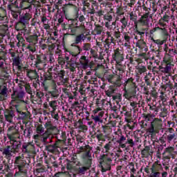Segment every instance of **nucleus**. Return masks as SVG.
<instances>
[{
  "mask_svg": "<svg viewBox=\"0 0 177 177\" xmlns=\"http://www.w3.org/2000/svg\"><path fill=\"white\" fill-rule=\"evenodd\" d=\"M44 127L46 131L41 136L35 135V139H39L44 145L53 143L54 138L57 139L55 142L58 145L66 142V140H67L66 131H63V130L52 124L50 121L46 122Z\"/></svg>",
  "mask_w": 177,
  "mask_h": 177,
  "instance_id": "obj_1",
  "label": "nucleus"
},
{
  "mask_svg": "<svg viewBox=\"0 0 177 177\" xmlns=\"http://www.w3.org/2000/svg\"><path fill=\"white\" fill-rule=\"evenodd\" d=\"M85 16L80 15L79 17V21L76 19H72V23H69L67 26H64L63 30H66V31H70V33H65L63 37V41H67V38L69 37H75L74 43L71 44V46H75V45H78V44H81L84 39H85L86 37L84 33H80L81 30L85 29Z\"/></svg>",
  "mask_w": 177,
  "mask_h": 177,
  "instance_id": "obj_2",
  "label": "nucleus"
},
{
  "mask_svg": "<svg viewBox=\"0 0 177 177\" xmlns=\"http://www.w3.org/2000/svg\"><path fill=\"white\" fill-rule=\"evenodd\" d=\"M80 150L83 151L80 157L82 161H80L77 156L72 157L71 160L76 165L75 172L78 175H85V173L92 168V153L91 152L92 151V147L86 145L85 147H81Z\"/></svg>",
  "mask_w": 177,
  "mask_h": 177,
  "instance_id": "obj_3",
  "label": "nucleus"
},
{
  "mask_svg": "<svg viewBox=\"0 0 177 177\" xmlns=\"http://www.w3.org/2000/svg\"><path fill=\"white\" fill-rule=\"evenodd\" d=\"M113 146V142L109 141L104 146V149L102 150L104 153L100 158V165L102 167V172H106V171H110L111 169V163L113 160H114V153L109 152Z\"/></svg>",
  "mask_w": 177,
  "mask_h": 177,
  "instance_id": "obj_4",
  "label": "nucleus"
},
{
  "mask_svg": "<svg viewBox=\"0 0 177 177\" xmlns=\"http://www.w3.org/2000/svg\"><path fill=\"white\" fill-rule=\"evenodd\" d=\"M7 136L10 140L11 143V149L12 150L13 154L19 153L20 149H21V142L20 140L17 141V139H20V133L19 129H16L15 127L12 126L8 129Z\"/></svg>",
  "mask_w": 177,
  "mask_h": 177,
  "instance_id": "obj_5",
  "label": "nucleus"
},
{
  "mask_svg": "<svg viewBox=\"0 0 177 177\" xmlns=\"http://www.w3.org/2000/svg\"><path fill=\"white\" fill-rule=\"evenodd\" d=\"M124 93L123 96L125 97V99H127V100H131V99L136 97V88H138V85H136L135 78H126L124 83Z\"/></svg>",
  "mask_w": 177,
  "mask_h": 177,
  "instance_id": "obj_6",
  "label": "nucleus"
},
{
  "mask_svg": "<svg viewBox=\"0 0 177 177\" xmlns=\"http://www.w3.org/2000/svg\"><path fill=\"white\" fill-rule=\"evenodd\" d=\"M29 165H30L27 163V161L23 160L21 156L15 157L14 167L15 169H18V171L15 172L14 177L27 176Z\"/></svg>",
  "mask_w": 177,
  "mask_h": 177,
  "instance_id": "obj_7",
  "label": "nucleus"
},
{
  "mask_svg": "<svg viewBox=\"0 0 177 177\" xmlns=\"http://www.w3.org/2000/svg\"><path fill=\"white\" fill-rule=\"evenodd\" d=\"M98 78H100V76H98ZM122 80V77L114 73H111L109 71H106L104 73L103 77H101V81L103 82H105V81H107L109 82V84H111L113 85V86H115L116 88H120L121 85H122V83H121V80Z\"/></svg>",
  "mask_w": 177,
  "mask_h": 177,
  "instance_id": "obj_8",
  "label": "nucleus"
},
{
  "mask_svg": "<svg viewBox=\"0 0 177 177\" xmlns=\"http://www.w3.org/2000/svg\"><path fill=\"white\" fill-rule=\"evenodd\" d=\"M144 171L148 177H161V172L164 171V167L158 162H155L151 166L147 165Z\"/></svg>",
  "mask_w": 177,
  "mask_h": 177,
  "instance_id": "obj_9",
  "label": "nucleus"
},
{
  "mask_svg": "<svg viewBox=\"0 0 177 177\" xmlns=\"http://www.w3.org/2000/svg\"><path fill=\"white\" fill-rule=\"evenodd\" d=\"M26 97V92L23 91H14L11 94L10 106H20V104H27V102L24 100Z\"/></svg>",
  "mask_w": 177,
  "mask_h": 177,
  "instance_id": "obj_10",
  "label": "nucleus"
},
{
  "mask_svg": "<svg viewBox=\"0 0 177 177\" xmlns=\"http://www.w3.org/2000/svg\"><path fill=\"white\" fill-rule=\"evenodd\" d=\"M162 129V120L158 118H154L151 122L149 127L147 129V133L150 135L151 138L156 136L157 133Z\"/></svg>",
  "mask_w": 177,
  "mask_h": 177,
  "instance_id": "obj_11",
  "label": "nucleus"
},
{
  "mask_svg": "<svg viewBox=\"0 0 177 177\" xmlns=\"http://www.w3.org/2000/svg\"><path fill=\"white\" fill-rule=\"evenodd\" d=\"M31 19H32V14L30 12L20 15L19 21L16 23L15 30L19 31V30H23L30 26V20H31Z\"/></svg>",
  "mask_w": 177,
  "mask_h": 177,
  "instance_id": "obj_12",
  "label": "nucleus"
},
{
  "mask_svg": "<svg viewBox=\"0 0 177 177\" xmlns=\"http://www.w3.org/2000/svg\"><path fill=\"white\" fill-rule=\"evenodd\" d=\"M40 80L44 91H48L51 85L56 84V82L53 80V75L49 71L44 73Z\"/></svg>",
  "mask_w": 177,
  "mask_h": 177,
  "instance_id": "obj_13",
  "label": "nucleus"
},
{
  "mask_svg": "<svg viewBox=\"0 0 177 177\" xmlns=\"http://www.w3.org/2000/svg\"><path fill=\"white\" fill-rule=\"evenodd\" d=\"M74 8V5L71 3H66L62 7V12L65 16V19L68 20L69 23H73L72 20H77L78 22L80 21V9L78 8L75 7V10L76 12L75 17L71 18L70 15H68V12H70V8Z\"/></svg>",
  "mask_w": 177,
  "mask_h": 177,
  "instance_id": "obj_14",
  "label": "nucleus"
},
{
  "mask_svg": "<svg viewBox=\"0 0 177 177\" xmlns=\"http://www.w3.org/2000/svg\"><path fill=\"white\" fill-rule=\"evenodd\" d=\"M129 15V20L134 23V26H136L137 24H141V26H149V12L142 15L139 20H138V15L133 13V12H130Z\"/></svg>",
  "mask_w": 177,
  "mask_h": 177,
  "instance_id": "obj_15",
  "label": "nucleus"
},
{
  "mask_svg": "<svg viewBox=\"0 0 177 177\" xmlns=\"http://www.w3.org/2000/svg\"><path fill=\"white\" fill-rule=\"evenodd\" d=\"M116 142L118 143L119 147L121 149H125L127 147V145H129L130 147H133V146H135L133 140L128 136H127V137L122 135L120 136V138L116 140Z\"/></svg>",
  "mask_w": 177,
  "mask_h": 177,
  "instance_id": "obj_16",
  "label": "nucleus"
},
{
  "mask_svg": "<svg viewBox=\"0 0 177 177\" xmlns=\"http://www.w3.org/2000/svg\"><path fill=\"white\" fill-rule=\"evenodd\" d=\"M48 62V57L45 54H37L35 60V66L37 70H42L43 66Z\"/></svg>",
  "mask_w": 177,
  "mask_h": 177,
  "instance_id": "obj_17",
  "label": "nucleus"
},
{
  "mask_svg": "<svg viewBox=\"0 0 177 177\" xmlns=\"http://www.w3.org/2000/svg\"><path fill=\"white\" fill-rule=\"evenodd\" d=\"M112 59L113 62H115V63L124 62V60H125V55L124 54V50L120 49L119 48L113 50V53L112 54Z\"/></svg>",
  "mask_w": 177,
  "mask_h": 177,
  "instance_id": "obj_18",
  "label": "nucleus"
},
{
  "mask_svg": "<svg viewBox=\"0 0 177 177\" xmlns=\"http://www.w3.org/2000/svg\"><path fill=\"white\" fill-rule=\"evenodd\" d=\"M15 105H10L9 109H6L4 111V117L6 121L12 124L13 122V118L15 117V113H16V109H15Z\"/></svg>",
  "mask_w": 177,
  "mask_h": 177,
  "instance_id": "obj_19",
  "label": "nucleus"
},
{
  "mask_svg": "<svg viewBox=\"0 0 177 177\" xmlns=\"http://www.w3.org/2000/svg\"><path fill=\"white\" fill-rule=\"evenodd\" d=\"M135 34L140 35V38H145V35L147 34L149 30V26H143L142 24H137L135 26Z\"/></svg>",
  "mask_w": 177,
  "mask_h": 177,
  "instance_id": "obj_20",
  "label": "nucleus"
},
{
  "mask_svg": "<svg viewBox=\"0 0 177 177\" xmlns=\"http://www.w3.org/2000/svg\"><path fill=\"white\" fill-rule=\"evenodd\" d=\"M165 135H166V139L167 143H171V142H176V132H175V129L174 128H167L165 131Z\"/></svg>",
  "mask_w": 177,
  "mask_h": 177,
  "instance_id": "obj_21",
  "label": "nucleus"
},
{
  "mask_svg": "<svg viewBox=\"0 0 177 177\" xmlns=\"http://www.w3.org/2000/svg\"><path fill=\"white\" fill-rule=\"evenodd\" d=\"M81 67L83 70H86L87 68H93V64L89 62V59L86 58V56L82 55L79 59Z\"/></svg>",
  "mask_w": 177,
  "mask_h": 177,
  "instance_id": "obj_22",
  "label": "nucleus"
},
{
  "mask_svg": "<svg viewBox=\"0 0 177 177\" xmlns=\"http://www.w3.org/2000/svg\"><path fill=\"white\" fill-rule=\"evenodd\" d=\"M50 88H52V91H49V88L48 91H44V92H46V96H50V97H54V99H57L59 97V90L57 89V85L56 83L55 84H53L50 86Z\"/></svg>",
  "mask_w": 177,
  "mask_h": 177,
  "instance_id": "obj_23",
  "label": "nucleus"
},
{
  "mask_svg": "<svg viewBox=\"0 0 177 177\" xmlns=\"http://www.w3.org/2000/svg\"><path fill=\"white\" fill-rule=\"evenodd\" d=\"M32 5H34V0H20L21 10H31Z\"/></svg>",
  "mask_w": 177,
  "mask_h": 177,
  "instance_id": "obj_24",
  "label": "nucleus"
},
{
  "mask_svg": "<svg viewBox=\"0 0 177 177\" xmlns=\"http://www.w3.org/2000/svg\"><path fill=\"white\" fill-rule=\"evenodd\" d=\"M174 151H175V148L174 147H168L165 148L162 153L163 158L165 160H171V158H174Z\"/></svg>",
  "mask_w": 177,
  "mask_h": 177,
  "instance_id": "obj_25",
  "label": "nucleus"
},
{
  "mask_svg": "<svg viewBox=\"0 0 177 177\" xmlns=\"http://www.w3.org/2000/svg\"><path fill=\"white\" fill-rule=\"evenodd\" d=\"M35 147L34 145H32L31 142H25L22 145L21 150L24 154H30V153H32Z\"/></svg>",
  "mask_w": 177,
  "mask_h": 177,
  "instance_id": "obj_26",
  "label": "nucleus"
},
{
  "mask_svg": "<svg viewBox=\"0 0 177 177\" xmlns=\"http://www.w3.org/2000/svg\"><path fill=\"white\" fill-rule=\"evenodd\" d=\"M26 75L29 80H37L36 82L39 84V75H38V72L36 70H29L26 73Z\"/></svg>",
  "mask_w": 177,
  "mask_h": 177,
  "instance_id": "obj_27",
  "label": "nucleus"
},
{
  "mask_svg": "<svg viewBox=\"0 0 177 177\" xmlns=\"http://www.w3.org/2000/svg\"><path fill=\"white\" fill-rule=\"evenodd\" d=\"M26 41L32 45H37L38 44V35L36 32L32 33L26 37Z\"/></svg>",
  "mask_w": 177,
  "mask_h": 177,
  "instance_id": "obj_28",
  "label": "nucleus"
},
{
  "mask_svg": "<svg viewBox=\"0 0 177 177\" xmlns=\"http://www.w3.org/2000/svg\"><path fill=\"white\" fill-rule=\"evenodd\" d=\"M64 169H66V167H62L61 168L62 171L55 173L53 177H73V174H70L69 171H64Z\"/></svg>",
  "mask_w": 177,
  "mask_h": 177,
  "instance_id": "obj_29",
  "label": "nucleus"
},
{
  "mask_svg": "<svg viewBox=\"0 0 177 177\" xmlns=\"http://www.w3.org/2000/svg\"><path fill=\"white\" fill-rule=\"evenodd\" d=\"M60 146V145L57 144V142H55L53 145H48L45 147V150L48 151L49 153H52L55 154L56 153L57 148Z\"/></svg>",
  "mask_w": 177,
  "mask_h": 177,
  "instance_id": "obj_30",
  "label": "nucleus"
},
{
  "mask_svg": "<svg viewBox=\"0 0 177 177\" xmlns=\"http://www.w3.org/2000/svg\"><path fill=\"white\" fill-rule=\"evenodd\" d=\"M170 19L171 18L169 15H168V13L165 12V15L159 19V25H160L161 27H167V24L165 23H169Z\"/></svg>",
  "mask_w": 177,
  "mask_h": 177,
  "instance_id": "obj_31",
  "label": "nucleus"
},
{
  "mask_svg": "<svg viewBox=\"0 0 177 177\" xmlns=\"http://www.w3.org/2000/svg\"><path fill=\"white\" fill-rule=\"evenodd\" d=\"M115 69L116 74L120 75L122 78V74L124 73V65H122V62H115Z\"/></svg>",
  "mask_w": 177,
  "mask_h": 177,
  "instance_id": "obj_32",
  "label": "nucleus"
},
{
  "mask_svg": "<svg viewBox=\"0 0 177 177\" xmlns=\"http://www.w3.org/2000/svg\"><path fill=\"white\" fill-rule=\"evenodd\" d=\"M12 153H13V151L10 145H8L3 149V156H6L7 160H10V158H12Z\"/></svg>",
  "mask_w": 177,
  "mask_h": 177,
  "instance_id": "obj_33",
  "label": "nucleus"
},
{
  "mask_svg": "<svg viewBox=\"0 0 177 177\" xmlns=\"http://www.w3.org/2000/svg\"><path fill=\"white\" fill-rule=\"evenodd\" d=\"M8 9L10 10L13 19H15V20L20 19V16H21V11L13 10V8L11 5L8 6Z\"/></svg>",
  "mask_w": 177,
  "mask_h": 177,
  "instance_id": "obj_34",
  "label": "nucleus"
},
{
  "mask_svg": "<svg viewBox=\"0 0 177 177\" xmlns=\"http://www.w3.org/2000/svg\"><path fill=\"white\" fill-rule=\"evenodd\" d=\"M0 21H1L3 24L9 23V19H8V16L6 15V11L2 8H0Z\"/></svg>",
  "mask_w": 177,
  "mask_h": 177,
  "instance_id": "obj_35",
  "label": "nucleus"
},
{
  "mask_svg": "<svg viewBox=\"0 0 177 177\" xmlns=\"http://www.w3.org/2000/svg\"><path fill=\"white\" fill-rule=\"evenodd\" d=\"M8 96V88L6 86H0V102H3V100H6V97ZM1 104V102H0Z\"/></svg>",
  "mask_w": 177,
  "mask_h": 177,
  "instance_id": "obj_36",
  "label": "nucleus"
},
{
  "mask_svg": "<svg viewBox=\"0 0 177 177\" xmlns=\"http://www.w3.org/2000/svg\"><path fill=\"white\" fill-rule=\"evenodd\" d=\"M35 98H32V100H34L35 102H37L39 104H41L42 103V97L45 96V93H44L41 91H37L35 94Z\"/></svg>",
  "mask_w": 177,
  "mask_h": 177,
  "instance_id": "obj_37",
  "label": "nucleus"
},
{
  "mask_svg": "<svg viewBox=\"0 0 177 177\" xmlns=\"http://www.w3.org/2000/svg\"><path fill=\"white\" fill-rule=\"evenodd\" d=\"M15 111H17V113L20 115L19 118L21 120H26L28 117L27 113L23 112L22 110L20 109V105H15Z\"/></svg>",
  "mask_w": 177,
  "mask_h": 177,
  "instance_id": "obj_38",
  "label": "nucleus"
},
{
  "mask_svg": "<svg viewBox=\"0 0 177 177\" xmlns=\"http://www.w3.org/2000/svg\"><path fill=\"white\" fill-rule=\"evenodd\" d=\"M117 42V39L114 37H111V39H106L104 41V45L105 46L106 50H109L110 49V46H111V44H115Z\"/></svg>",
  "mask_w": 177,
  "mask_h": 177,
  "instance_id": "obj_39",
  "label": "nucleus"
},
{
  "mask_svg": "<svg viewBox=\"0 0 177 177\" xmlns=\"http://www.w3.org/2000/svg\"><path fill=\"white\" fill-rule=\"evenodd\" d=\"M8 30L9 26H8L6 24H3V25H0V37L3 38V37H6V34H8Z\"/></svg>",
  "mask_w": 177,
  "mask_h": 177,
  "instance_id": "obj_40",
  "label": "nucleus"
},
{
  "mask_svg": "<svg viewBox=\"0 0 177 177\" xmlns=\"http://www.w3.org/2000/svg\"><path fill=\"white\" fill-rule=\"evenodd\" d=\"M171 67L172 64H168L163 62V64L160 66V71L168 74V73L171 71Z\"/></svg>",
  "mask_w": 177,
  "mask_h": 177,
  "instance_id": "obj_41",
  "label": "nucleus"
},
{
  "mask_svg": "<svg viewBox=\"0 0 177 177\" xmlns=\"http://www.w3.org/2000/svg\"><path fill=\"white\" fill-rule=\"evenodd\" d=\"M116 15L117 17L115 18V21H119L120 16H124V15H125V12H124V7L118 6L116 8Z\"/></svg>",
  "mask_w": 177,
  "mask_h": 177,
  "instance_id": "obj_42",
  "label": "nucleus"
},
{
  "mask_svg": "<svg viewBox=\"0 0 177 177\" xmlns=\"http://www.w3.org/2000/svg\"><path fill=\"white\" fill-rule=\"evenodd\" d=\"M25 91L28 95H30V99H35V91H33L32 93V88H31L30 84H26L25 85Z\"/></svg>",
  "mask_w": 177,
  "mask_h": 177,
  "instance_id": "obj_43",
  "label": "nucleus"
},
{
  "mask_svg": "<svg viewBox=\"0 0 177 177\" xmlns=\"http://www.w3.org/2000/svg\"><path fill=\"white\" fill-rule=\"evenodd\" d=\"M161 30V28L160 26L155 27L149 30V32L147 33L148 35H149V37L151 39H154V37H156V32L157 31H160Z\"/></svg>",
  "mask_w": 177,
  "mask_h": 177,
  "instance_id": "obj_44",
  "label": "nucleus"
},
{
  "mask_svg": "<svg viewBox=\"0 0 177 177\" xmlns=\"http://www.w3.org/2000/svg\"><path fill=\"white\" fill-rule=\"evenodd\" d=\"M141 154L147 156L150 154H153V151H151V146H145V148L141 151Z\"/></svg>",
  "mask_w": 177,
  "mask_h": 177,
  "instance_id": "obj_45",
  "label": "nucleus"
},
{
  "mask_svg": "<svg viewBox=\"0 0 177 177\" xmlns=\"http://www.w3.org/2000/svg\"><path fill=\"white\" fill-rule=\"evenodd\" d=\"M136 68L138 75H142V74H145L146 71H147V68L145 66L138 65L136 67Z\"/></svg>",
  "mask_w": 177,
  "mask_h": 177,
  "instance_id": "obj_46",
  "label": "nucleus"
},
{
  "mask_svg": "<svg viewBox=\"0 0 177 177\" xmlns=\"http://www.w3.org/2000/svg\"><path fill=\"white\" fill-rule=\"evenodd\" d=\"M173 57H174L166 53L163 58V63H165V64H172V62H174Z\"/></svg>",
  "mask_w": 177,
  "mask_h": 177,
  "instance_id": "obj_47",
  "label": "nucleus"
},
{
  "mask_svg": "<svg viewBox=\"0 0 177 177\" xmlns=\"http://www.w3.org/2000/svg\"><path fill=\"white\" fill-rule=\"evenodd\" d=\"M129 19L128 17H123L121 18L119 21L121 23V28L122 30H125L127 28V26H128V21Z\"/></svg>",
  "mask_w": 177,
  "mask_h": 177,
  "instance_id": "obj_48",
  "label": "nucleus"
},
{
  "mask_svg": "<svg viewBox=\"0 0 177 177\" xmlns=\"http://www.w3.org/2000/svg\"><path fill=\"white\" fill-rule=\"evenodd\" d=\"M136 46L138 49H141L143 47L146 46V42H145V39H143V38H140V39L138 40L136 43Z\"/></svg>",
  "mask_w": 177,
  "mask_h": 177,
  "instance_id": "obj_49",
  "label": "nucleus"
},
{
  "mask_svg": "<svg viewBox=\"0 0 177 177\" xmlns=\"http://www.w3.org/2000/svg\"><path fill=\"white\" fill-rule=\"evenodd\" d=\"M124 35V39L126 43H124V46H128L129 45V44H131V34L128 33V32H124L123 34Z\"/></svg>",
  "mask_w": 177,
  "mask_h": 177,
  "instance_id": "obj_50",
  "label": "nucleus"
},
{
  "mask_svg": "<svg viewBox=\"0 0 177 177\" xmlns=\"http://www.w3.org/2000/svg\"><path fill=\"white\" fill-rule=\"evenodd\" d=\"M6 62V52L2 48H0V62H3V64Z\"/></svg>",
  "mask_w": 177,
  "mask_h": 177,
  "instance_id": "obj_51",
  "label": "nucleus"
},
{
  "mask_svg": "<svg viewBox=\"0 0 177 177\" xmlns=\"http://www.w3.org/2000/svg\"><path fill=\"white\" fill-rule=\"evenodd\" d=\"M18 31H21L22 34H24L25 39H27V37H30V35H32V33H31V30H27V27L24 29H19Z\"/></svg>",
  "mask_w": 177,
  "mask_h": 177,
  "instance_id": "obj_52",
  "label": "nucleus"
},
{
  "mask_svg": "<svg viewBox=\"0 0 177 177\" xmlns=\"http://www.w3.org/2000/svg\"><path fill=\"white\" fill-rule=\"evenodd\" d=\"M156 143L167 147V138L162 136L160 137L158 140H156Z\"/></svg>",
  "mask_w": 177,
  "mask_h": 177,
  "instance_id": "obj_53",
  "label": "nucleus"
},
{
  "mask_svg": "<svg viewBox=\"0 0 177 177\" xmlns=\"http://www.w3.org/2000/svg\"><path fill=\"white\" fill-rule=\"evenodd\" d=\"M143 90H144V94L147 97V100L148 102H151V96H150V91H149V87L146 86L144 87Z\"/></svg>",
  "mask_w": 177,
  "mask_h": 177,
  "instance_id": "obj_54",
  "label": "nucleus"
},
{
  "mask_svg": "<svg viewBox=\"0 0 177 177\" xmlns=\"http://www.w3.org/2000/svg\"><path fill=\"white\" fill-rule=\"evenodd\" d=\"M103 30H104L103 26H102L100 25H95V27L94 28V32L97 35H100V34H102V32H103Z\"/></svg>",
  "mask_w": 177,
  "mask_h": 177,
  "instance_id": "obj_55",
  "label": "nucleus"
},
{
  "mask_svg": "<svg viewBox=\"0 0 177 177\" xmlns=\"http://www.w3.org/2000/svg\"><path fill=\"white\" fill-rule=\"evenodd\" d=\"M107 135L103 134V133H98L97 134V139L98 142H106V139H107Z\"/></svg>",
  "mask_w": 177,
  "mask_h": 177,
  "instance_id": "obj_56",
  "label": "nucleus"
},
{
  "mask_svg": "<svg viewBox=\"0 0 177 177\" xmlns=\"http://www.w3.org/2000/svg\"><path fill=\"white\" fill-rule=\"evenodd\" d=\"M168 115V109L164 106L160 109V117L162 118H165Z\"/></svg>",
  "mask_w": 177,
  "mask_h": 177,
  "instance_id": "obj_57",
  "label": "nucleus"
},
{
  "mask_svg": "<svg viewBox=\"0 0 177 177\" xmlns=\"http://www.w3.org/2000/svg\"><path fill=\"white\" fill-rule=\"evenodd\" d=\"M149 96H151V100L152 97L153 99H157V97H158V93H157V90L152 88V90L149 91Z\"/></svg>",
  "mask_w": 177,
  "mask_h": 177,
  "instance_id": "obj_58",
  "label": "nucleus"
},
{
  "mask_svg": "<svg viewBox=\"0 0 177 177\" xmlns=\"http://www.w3.org/2000/svg\"><path fill=\"white\" fill-rule=\"evenodd\" d=\"M124 120L126 122H127V125L129 129H133V128H135V126H133V124H135V122H133L132 119L124 118Z\"/></svg>",
  "mask_w": 177,
  "mask_h": 177,
  "instance_id": "obj_59",
  "label": "nucleus"
},
{
  "mask_svg": "<svg viewBox=\"0 0 177 177\" xmlns=\"http://www.w3.org/2000/svg\"><path fill=\"white\" fill-rule=\"evenodd\" d=\"M17 1L18 0L15 1L14 2V3H12V10H20V12H21L22 10H21V8L20 7V3L19 4V1Z\"/></svg>",
  "mask_w": 177,
  "mask_h": 177,
  "instance_id": "obj_60",
  "label": "nucleus"
},
{
  "mask_svg": "<svg viewBox=\"0 0 177 177\" xmlns=\"http://www.w3.org/2000/svg\"><path fill=\"white\" fill-rule=\"evenodd\" d=\"M113 100H115V102H116V104H120V102H121V100H122V96L121 95V94H118L115 95H113Z\"/></svg>",
  "mask_w": 177,
  "mask_h": 177,
  "instance_id": "obj_61",
  "label": "nucleus"
},
{
  "mask_svg": "<svg viewBox=\"0 0 177 177\" xmlns=\"http://www.w3.org/2000/svg\"><path fill=\"white\" fill-rule=\"evenodd\" d=\"M91 118L92 120H93L94 122L97 123L98 124H102L103 123V120H102L99 116H97V115H91Z\"/></svg>",
  "mask_w": 177,
  "mask_h": 177,
  "instance_id": "obj_62",
  "label": "nucleus"
},
{
  "mask_svg": "<svg viewBox=\"0 0 177 177\" xmlns=\"http://www.w3.org/2000/svg\"><path fill=\"white\" fill-rule=\"evenodd\" d=\"M169 89L172 90L174 89V94L176 95H177V83L175 82L174 84H172L170 82L169 84Z\"/></svg>",
  "mask_w": 177,
  "mask_h": 177,
  "instance_id": "obj_63",
  "label": "nucleus"
},
{
  "mask_svg": "<svg viewBox=\"0 0 177 177\" xmlns=\"http://www.w3.org/2000/svg\"><path fill=\"white\" fill-rule=\"evenodd\" d=\"M102 128L104 133H109L111 131V127L109 125H102Z\"/></svg>",
  "mask_w": 177,
  "mask_h": 177,
  "instance_id": "obj_64",
  "label": "nucleus"
}]
</instances>
